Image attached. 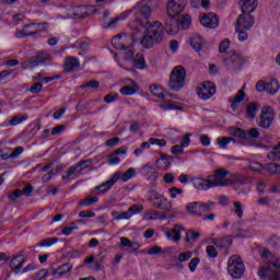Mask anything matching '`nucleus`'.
Instances as JSON below:
<instances>
[{
    "instance_id": "18",
    "label": "nucleus",
    "mask_w": 280,
    "mask_h": 280,
    "mask_svg": "<svg viewBox=\"0 0 280 280\" xmlns=\"http://www.w3.org/2000/svg\"><path fill=\"white\" fill-rule=\"evenodd\" d=\"M119 178H121V172L114 173L110 179L95 187V191H100V194L108 191V189H110V187H113V185H115V183L119 180Z\"/></svg>"
},
{
    "instance_id": "49",
    "label": "nucleus",
    "mask_w": 280,
    "mask_h": 280,
    "mask_svg": "<svg viewBox=\"0 0 280 280\" xmlns=\"http://www.w3.org/2000/svg\"><path fill=\"white\" fill-rule=\"evenodd\" d=\"M97 200H98L97 197L86 196L84 200L79 201V205L81 207H91V205H95Z\"/></svg>"
},
{
    "instance_id": "60",
    "label": "nucleus",
    "mask_w": 280,
    "mask_h": 280,
    "mask_svg": "<svg viewBox=\"0 0 280 280\" xmlns=\"http://www.w3.org/2000/svg\"><path fill=\"white\" fill-rule=\"evenodd\" d=\"M49 275V270L47 269H40L39 271H37L34 276L35 280H43L46 279V277H48Z\"/></svg>"
},
{
    "instance_id": "4",
    "label": "nucleus",
    "mask_w": 280,
    "mask_h": 280,
    "mask_svg": "<svg viewBox=\"0 0 280 280\" xmlns=\"http://www.w3.org/2000/svg\"><path fill=\"white\" fill-rule=\"evenodd\" d=\"M210 176V183L213 187H229V185H233V183L241 180L242 177L235 175L232 177H229V171L224 168H219L214 171L213 175Z\"/></svg>"
},
{
    "instance_id": "48",
    "label": "nucleus",
    "mask_w": 280,
    "mask_h": 280,
    "mask_svg": "<svg viewBox=\"0 0 280 280\" xmlns=\"http://www.w3.org/2000/svg\"><path fill=\"white\" fill-rule=\"evenodd\" d=\"M133 65L136 69H145V58H143V55H137Z\"/></svg>"
},
{
    "instance_id": "50",
    "label": "nucleus",
    "mask_w": 280,
    "mask_h": 280,
    "mask_svg": "<svg viewBox=\"0 0 280 280\" xmlns=\"http://www.w3.org/2000/svg\"><path fill=\"white\" fill-rule=\"evenodd\" d=\"M73 231H78L75 223L71 222L69 226H63L61 230L62 235L69 236Z\"/></svg>"
},
{
    "instance_id": "12",
    "label": "nucleus",
    "mask_w": 280,
    "mask_h": 280,
    "mask_svg": "<svg viewBox=\"0 0 280 280\" xmlns=\"http://www.w3.org/2000/svg\"><path fill=\"white\" fill-rule=\"evenodd\" d=\"M90 165V162L88 160L85 161H81L79 162L77 165L71 166L63 175H62V179L67 180L68 183L73 180V178H78V176H80V174H82V172L84 170H86V167Z\"/></svg>"
},
{
    "instance_id": "16",
    "label": "nucleus",
    "mask_w": 280,
    "mask_h": 280,
    "mask_svg": "<svg viewBox=\"0 0 280 280\" xmlns=\"http://www.w3.org/2000/svg\"><path fill=\"white\" fill-rule=\"evenodd\" d=\"M191 185L198 191H208V189H213V184H211L210 175L208 178L194 177L191 179Z\"/></svg>"
},
{
    "instance_id": "11",
    "label": "nucleus",
    "mask_w": 280,
    "mask_h": 280,
    "mask_svg": "<svg viewBox=\"0 0 280 280\" xmlns=\"http://www.w3.org/2000/svg\"><path fill=\"white\" fill-rule=\"evenodd\" d=\"M196 93L199 100H211L215 95V85L209 81L197 85Z\"/></svg>"
},
{
    "instance_id": "55",
    "label": "nucleus",
    "mask_w": 280,
    "mask_h": 280,
    "mask_svg": "<svg viewBox=\"0 0 280 280\" xmlns=\"http://www.w3.org/2000/svg\"><path fill=\"white\" fill-rule=\"evenodd\" d=\"M0 158L2 159V161H8V159H12V149L7 148L0 150Z\"/></svg>"
},
{
    "instance_id": "7",
    "label": "nucleus",
    "mask_w": 280,
    "mask_h": 280,
    "mask_svg": "<svg viewBox=\"0 0 280 280\" xmlns=\"http://www.w3.org/2000/svg\"><path fill=\"white\" fill-rule=\"evenodd\" d=\"M258 277L261 279H271L280 280V261L279 258H276L273 261L268 265L260 267L258 270Z\"/></svg>"
},
{
    "instance_id": "39",
    "label": "nucleus",
    "mask_w": 280,
    "mask_h": 280,
    "mask_svg": "<svg viewBox=\"0 0 280 280\" xmlns=\"http://www.w3.org/2000/svg\"><path fill=\"white\" fill-rule=\"evenodd\" d=\"M133 176H137V170L135 167L128 168L122 175L120 173L119 180L122 183H128Z\"/></svg>"
},
{
    "instance_id": "33",
    "label": "nucleus",
    "mask_w": 280,
    "mask_h": 280,
    "mask_svg": "<svg viewBox=\"0 0 280 280\" xmlns=\"http://www.w3.org/2000/svg\"><path fill=\"white\" fill-rule=\"evenodd\" d=\"M162 199L163 195L159 192H155L149 197V201L151 202L152 207H155V209H161V207H163L164 201Z\"/></svg>"
},
{
    "instance_id": "8",
    "label": "nucleus",
    "mask_w": 280,
    "mask_h": 280,
    "mask_svg": "<svg viewBox=\"0 0 280 280\" xmlns=\"http://www.w3.org/2000/svg\"><path fill=\"white\" fill-rule=\"evenodd\" d=\"M246 268L244 267V261L242 257L237 255H233L228 260V272L233 277V279H242L244 277V271Z\"/></svg>"
},
{
    "instance_id": "43",
    "label": "nucleus",
    "mask_w": 280,
    "mask_h": 280,
    "mask_svg": "<svg viewBox=\"0 0 280 280\" xmlns=\"http://www.w3.org/2000/svg\"><path fill=\"white\" fill-rule=\"evenodd\" d=\"M163 215L160 214V212L147 210L143 214V220L150 221V220H161Z\"/></svg>"
},
{
    "instance_id": "29",
    "label": "nucleus",
    "mask_w": 280,
    "mask_h": 280,
    "mask_svg": "<svg viewBox=\"0 0 280 280\" xmlns=\"http://www.w3.org/2000/svg\"><path fill=\"white\" fill-rule=\"evenodd\" d=\"M80 67V61L74 57H68L66 59L65 69L68 71V73H71V71H75Z\"/></svg>"
},
{
    "instance_id": "15",
    "label": "nucleus",
    "mask_w": 280,
    "mask_h": 280,
    "mask_svg": "<svg viewBox=\"0 0 280 280\" xmlns=\"http://www.w3.org/2000/svg\"><path fill=\"white\" fill-rule=\"evenodd\" d=\"M183 231H185V228L183 225L175 224L173 229L165 231L164 235L166 240H171L175 244H178V242L183 240Z\"/></svg>"
},
{
    "instance_id": "32",
    "label": "nucleus",
    "mask_w": 280,
    "mask_h": 280,
    "mask_svg": "<svg viewBox=\"0 0 280 280\" xmlns=\"http://www.w3.org/2000/svg\"><path fill=\"white\" fill-rule=\"evenodd\" d=\"M126 35H116L112 38V45L115 49H126Z\"/></svg>"
},
{
    "instance_id": "41",
    "label": "nucleus",
    "mask_w": 280,
    "mask_h": 280,
    "mask_svg": "<svg viewBox=\"0 0 280 280\" xmlns=\"http://www.w3.org/2000/svg\"><path fill=\"white\" fill-rule=\"evenodd\" d=\"M213 209H215L214 201H208V202L199 201V211H201V213H208V211H213Z\"/></svg>"
},
{
    "instance_id": "13",
    "label": "nucleus",
    "mask_w": 280,
    "mask_h": 280,
    "mask_svg": "<svg viewBox=\"0 0 280 280\" xmlns=\"http://www.w3.org/2000/svg\"><path fill=\"white\" fill-rule=\"evenodd\" d=\"M275 121V109L270 106H264L260 113V128H270Z\"/></svg>"
},
{
    "instance_id": "26",
    "label": "nucleus",
    "mask_w": 280,
    "mask_h": 280,
    "mask_svg": "<svg viewBox=\"0 0 280 280\" xmlns=\"http://www.w3.org/2000/svg\"><path fill=\"white\" fill-rule=\"evenodd\" d=\"M32 27H36V24L34 22L31 24L24 25L22 30H16L15 31L16 38H27V36H34V33L30 31L32 30Z\"/></svg>"
},
{
    "instance_id": "38",
    "label": "nucleus",
    "mask_w": 280,
    "mask_h": 280,
    "mask_svg": "<svg viewBox=\"0 0 280 280\" xmlns=\"http://www.w3.org/2000/svg\"><path fill=\"white\" fill-rule=\"evenodd\" d=\"M231 141L235 142V139L233 137H219V138H217V145H219V148H221V150H226V148H229V143H231Z\"/></svg>"
},
{
    "instance_id": "64",
    "label": "nucleus",
    "mask_w": 280,
    "mask_h": 280,
    "mask_svg": "<svg viewBox=\"0 0 280 280\" xmlns=\"http://www.w3.org/2000/svg\"><path fill=\"white\" fill-rule=\"evenodd\" d=\"M269 244H270V246H272L273 248H280V236L273 235V236L269 240Z\"/></svg>"
},
{
    "instance_id": "62",
    "label": "nucleus",
    "mask_w": 280,
    "mask_h": 280,
    "mask_svg": "<svg viewBox=\"0 0 280 280\" xmlns=\"http://www.w3.org/2000/svg\"><path fill=\"white\" fill-rule=\"evenodd\" d=\"M30 91L34 95L40 93L43 91V83L36 82V83L32 84Z\"/></svg>"
},
{
    "instance_id": "3",
    "label": "nucleus",
    "mask_w": 280,
    "mask_h": 280,
    "mask_svg": "<svg viewBox=\"0 0 280 280\" xmlns=\"http://www.w3.org/2000/svg\"><path fill=\"white\" fill-rule=\"evenodd\" d=\"M255 25V18L250 13H242L236 20L235 31L238 34V40L244 43L248 40V31Z\"/></svg>"
},
{
    "instance_id": "59",
    "label": "nucleus",
    "mask_w": 280,
    "mask_h": 280,
    "mask_svg": "<svg viewBox=\"0 0 280 280\" xmlns=\"http://www.w3.org/2000/svg\"><path fill=\"white\" fill-rule=\"evenodd\" d=\"M267 82L268 80H260L256 83V91L258 93H264V91H267Z\"/></svg>"
},
{
    "instance_id": "61",
    "label": "nucleus",
    "mask_w": 280,
    "mask_h": 280,
    "mask_svg": "<svg viewBox=\"0 0 280 280\" xmlns=\"http://www.w3.org/2000/svg\"><path fill=\"white\" fill-rule=\"evenodd\" d=\"M206 252H207L208 257H211L213 259H215V257H218V249H215V247L213 245L207 246Z\"/></svg>"
},
{
    "instance_id": "19",
    "label": "nucleus",
    "mask_w": 280,
    "mask_h": 280,
    "mask_svg": "<svg viewBox=\"0 0 280 280\" xmlns=\"http://www.w3.org/2000/svg\"><path fill=\"white\" fill-rule=\"evenodd\" d=\"M140 174L147 178V180L154 182L159 178V172L153 165L145 164L140 168Z\"/></svg>"
},
{
    "instance_id": "24",
    "label": "nucleus",
    "mask_w": 280,
    "mask_h": 280,
    "mask_svg": "<svg viewBox=\"0 0 280 280\" xmlns=\"http://www.w3.org/2000/svg\"><path fill=\"white\" fill-rule=\"evenodd\" d=\"M259 113V103L250 102L245 106V115L247 119H255Z\"/></svg>"
},
{
    "instance_id": "5",
    "label": "nucleus",
    "mask_w": 280,
    "mask_h": 280,
    "mask_svg": "<svg viewBox=\"0 0 280 280\" xmlns=\"http://www.w3.org/2000/svg\"><path fill=\"white\" fill-rule=\"evenodd\" d=\"M150 93H152V95H154L155 97H160V98L165 97L164 102L160 104V108H162V110H183V106L176 105L167 101V97H173V96L160 85H156V84L151 85Z\"/></svg>"
},
{
    "instance_id": "25",
    "label": "nucleus",
    "mask_w": 280,
    "mask_h": 280,
    "mask_svg": "<svg viewBox=\"0 0 280 280\" xmlns=\"http://www.w3.org/2000/svg\"><path fill=\"white\" fill-rule=\"evenodd\" d=\"M127 82H130V85H126L122 86L119 92L120 95H135V93H137V91H139V85H137V83L135 81H132L131 79H126Z\"/></svg>"
},
{
    "instance_id": "54",
    "label": "nucleus",
    "mask_w": 280,
    "mask_h": 280,
    "mask_svg": "<svg viewBox=\"0 0 280 280\" xmlns=\"http://www.w3.org/2000/svg\"><path fill=\"white\" fill-rule=\"evenodd\" d=\"M192 255L194 254L191 252H189V250L180 253L178 258H177V261H179V264H183L185 261H189V259H191Z\"/></svg>"
},
{
    "instance_id": "2",
    "label": "nucleus",
    "mask_w": 280,
    "mask_h": 280,
    "mask_svg": "<svg viewBox=\"0 0 280 280\" xmlns=\"http://www.w3.org/2000/svg\"><path fill=\"white\" fill-rule=\"evenodd\" d=\"M144 32L140 42L144 49H151L154 45L163 43L165 37V26L160 21L149 22L142 25Z\"/></svg>"
},
{
    "instance_id": "57",
    "label": "nucleus",
    "mask_w": 280,
    "mask_h": 280,
    "mask_svg": "<svg viewBox=\"0 0 280 280\" xmlns=\"http://www.w3.org/2000/svg\"><path fill=\"white\" fill-rule=\"evenodd\" d=\"M80 89H100V82H97V80H92L80 85Z\"/></svg>"
},
{
    "instance_id": "47",
    "label": "nucleus",
    "mask_w": 280,
    "mask_h": 280,
    "mask_svg": "<svg viewBox=\"0 0 280 280\" xmlns=\"http://www.w3.org/2000/svg\"><path fill=\"white\" fill-rule=\"evenodd\" d=\"M182 30H189V26L191 25V16L184 15L179 23H177Z\"/></svg>"
},
{
    "instance_id": "37",
    "label": "nucleus",
    "mask_w": 280,
    "mask_h": 280,
    "mask_svg": "<svg viewBox=\"0 0 280 280\" xmlns=\"http://www.w3.org/2000/svg\"><path fill=\"white\" fill-rule=\"evenodd\" d=\"M190 45L196 51H200L205 45V39L200 35H195L191 37Z\"/></svg>"
},
{
    "instance_id": "63",
    "label": "nucleus",
    "mask_w": 280,
    "mask_h": 280,
    "mask_svg": "<svg viewBox=\"0 0 280 280\" xmlns=\"http://www.w3.org/2000/svg\"><path fill=\"white\" fill-rule=\"evenodd\" d=\"M168 194L171 198L175 199L177 198V196H180V194H183V189L178 187H173L168 189Z\"/></svg>"
},
{
    "instance_id": "35",
    "label": "nucleus",
    "mask_w": 280,
    "mask_h": 280,
    "mask_svg": "<svg viewBox=\"0 0 280 280\" xmlns=\"http://www.w3.org/2000/svg\"><path fill=\"white\" fill-rule=\"evenodd\" d=\"M35 26L31 27V33H33V36H36L38 34H43V32H47L49 30V23L43 22V23H34Z\"/></svg>"
},
{
    "instance_id": "30",
    "label": "nucleus",
    "mask_w": 280,
    "mask_h": 280,
    "mask_svg": "<svg viewBox=\"0 0 280 280\" xmlns=\"http://www.w3.org/2000/svg\"><path fill=\"white\" fill-rule=\"evenodd\" d=\"M230 133L232 135V137H234L235 139H238L242 142L248 140V135H246V131H244L240 128L232 127L230 129Z\"/></svg>"
},
{
    "instance_id": "6",
    "label": "nucleus",
    "mask_w": 280,
    "mask_h": 280,
    "mask_svg": "<svg viewBox=\"0 0 280 280\" xmlns=\"http://www.w3.org/2000/svg\"><path fill=\"white\" fill-rule=\"evenodd\" d=\"M187 78V71L183 66H176L170 75L168 86L172 89L175 93L180 91L183 86H185V79Z\"/></svg>"
},
{
    "instance_id": "34",
    "label": "nucleus",
    "mask_w": 280,
    "mask_h": 280,
    "mask_svg": "<svg viewBox=\"0 0 280 280\" xmlns=\"http://www.w3.org/2000/svg\"><path fill=\"white\" fill-rule=\"evenodd\" d=\"M27 114L15 115L11 119L8 120L7 126H19V124H23V121H27Z\"/></svg>"
},
{
    "instance_id": "21",
    "label": "nucleus",
    "mask_w": 280,
    "mask_h": 280,
    "mask_svg": "<svg viewBox=\"0 0 280 280\" xmlns=\"http://www.w3.org/2000/svg\"><path fill=\"white\" fill-rule=\"evenodd\" d=\"M245 98L246 92L244 91V88L238 90L234 97L230 98L231 108L234 110V113L240 112V105L244 102Z\"/></svg>"
},
{
    "instance_id": "17",
    "label": "nucleus",
    "mask_w": 280,
    "mask_h": 280,
    "mask_svg": "<svg viewBox=\"0 0 280 280\" xmlns=\"http://www.w3.org/2000/svg\"><path fill=\"white\" fill-rule=\"evenodd\" d=\"M224 62L230 69H242V65H244V58H242L238 54H232L225 58Z\"/></svg>"
},
{
    "instance_id": "28",
    "label": "nucleus",
    "mask_w": 280,
    "mask_h": 280,
    "mask_svg": "<svg viewBox=\"0 0 280 280\" xmlns=\"http://www.w3.org/2000/svg\"><path fill=\"white\" fill-rule=\"evenodd\" d=\"M88 12H92V14H95V7H77L73 9V13L77 19H84Z\"/></svg>"
},
{
    "instance_id": "45",
    "label": "nucleus",
    "mask_w": 280,
    "mask_h": 280,
    "mask_svg": "<svg viewBox=\"0 0 280 280\" xmlns=\"http://www.w3.org/2000/svg\"><path fill=\"white\" fill-rule=\"evenodd\" d=\"M198 237H200V232L189 230L186 232L185 242L187 244H189V242H196V240H198Z\"/></svg>"
},
{
    "instance_id": "9",
    "label": "nucleus",
    "mask_w": 280,
    "mask_h": 280,
    "mask_svg": "<svg viewBox=\"0 0 280 280\" xmlns=\"http://www.w3.org/2000/svg\"><path fill=\"white\" fill-rule=\"evenodd\" d=\"M26 261L25 250H21L9 259V268L14 275H21Z\"/></svg>"
},
{
    "instance_id": "23",
    "label": "nucleus",
    "mask_w": 280,
    "mask_h": 280,
    "mask_svg": "<svg viewBox=\"0 0 280 280\" xmlns=\"http://www.w3.org/2000/svg\"><path fill=\"white\" fill-rule=\"evenodd\" d=\"M258 0H241V10L246 14H253L257 10Z\"/></svg>"
},
{
    "instance_id": "44",
    "label": "nucleus",
    "mask_w": 280,
    "mask_h": 280,
    "mask_svg": "<svg viewBox=\"0 0 280 280\" xmlns=\"http://www.w3.org/2000/svg\"><path fill=\"white\" fill-rule=\"evenodd\" d=\"M128 16L129 15L124 12L119 16L110 20L106 25H104V27H115L119 23V21H125V19H128Z\"/></svg>"
},
{
    "instance_id": "46",
    "label": "nucleus",
    "mask_w": 280,
    "mask_h": 280,
    "mask_svg": "<svg viewBox=\"0 0 280 280\" xmlns=\"http://www.w3.org/2000/svg\"><path fill=\"white\" fill-rule=\"evenodd\" d=\"M233 207H234L233 211L235 215H237V218L240 219L244 218V206L242 205V202L234 201Z\"/></svg>"
},
{
    "instance_id": "31",
    "label": "nucleus",
    "mask_w": 280,
    "mask_h": 280,
    "mask_svg": "<svg viewBox=\"0 0 280 280\" xmlns=\"http://www.w3.org/2000/svg\"><path fill=\"white\" fill-rule=\"evenodd\" d=\"M34 67H43L40 60L38 59V55L33 57L24 62H22V69L25 71L27 69H34Z\"/></svg>"
},
{
    "instance_id": "27",
    "label": "nucleus",
    "mask_w": 280,
    "mask_h": 280,
    "mask_svg": "<svg viewBox=\"0 0 280 280\" xmlns=\"http://www.w3.org/2000/svg\"><path fill=\"white\" fill-rule=\"evenodd\" d=\"M120 246L122 248H131L133 250H139V248L141 247V243L137 241H130V238L122 236L120 237Z\"/></svg>"
},
{
    "instance_id": "42",
    "label": "nucleus",
    "mask_w": 280,
    "mask_h": 280,
    "mask_svg": "<svg viewBox=\"0 0 280 280\" xmlns=\"http://www.w3.org/2000/svg\"><path fill=\"white\" fill-rule=\"evenodd\" d=\"M165 30L167 34H178V30H180V26L176 23V21L171 20L166 23Z\"/></svg>"
},
{
    "instance_id": "36",
    "label": "nucleus",
    "mask_w": 280,
    "mask_h": 280,
    "mask_svg": "<svg viewBox=\"0 0 280 280\" xmlns=\"http://www.w3.org/2000/svg\"><path fill=\"white\" fill-rule=\"evenodd\" d=\"M279 82L275 79H270L267 80V93H269V95H275L277 93H279Z\"/></svg>"
},
{
    "instance_id": "20",
    "label": "nucleus",
    "mask_w": 280,
    "mask_h": 280,
    "mask_svg": "<svg viewBox=\"0 0 280 280\" xmlns=\"http://www.w3.org/2000/svg\"><path fill=\"white\" fill-rule=\"evenodd\" d=\"M73 270V265L70 262L62 264L56 269H52V277L55 279H62Z\"/></svg>"
},
{
    "instance_id": "22",
    "label": "nucleus",
    "mask_w": 280,
    "mask_h": 280,
    "mask_svg": "<svg viewBox=\"0 0 280 280\" xmlns=\"http://www.w3.org/2000/svg\"><path fill=\"white\" fill-rule=\"evenodd\" d=\"M186 213L194 215L195 218H202V211H200V201H192L186 205Z\"/></svg>"
},
{
    "instance_id": "53",
    "label": "nucleus",
    "mask_w": 280,
    "mask_h": 280,
    "mask_svg": "<svg viewBox=\"0 0 280 280\" xmlns=\"http://www.w3.org/2000/svg\"><path fill=\"white\" fill-rule=\"evenodd\" d=\"M218 248H226L231 244V238H218L214 241Z\"/></svg>"
},
{
    "instance_id": "10",
    "label": "nucleus",
    "mask_w": 280,
    "mask_h": 280,
    "mask_svg": "<svg viewBox=\"0 0 280 280\" xmlns=\"http://www.w3.org/2000/svg\"><path fill=\"white\" fill-rule=\"evenodd\" d=\"M188 0H168L166 3V14L171 19L178 16L187 8Z\"/></svg>"
},
{
    "instance_id": "56",
    "label": "nucleus",
    "mask_w": 280,
    "mask_h": 280,
    "mask_svg": "<svg viewBox=\"0 0 280 280\" xmlns=\"http://www.w3.org/2000/svg\"><path fill=\"white\" fill-rule=\"evenodd\" d=\"M147 255H163V247L159 245H154L149 248V250L147 252Z\"/></svg>"
},
{
    "instance_id": "40",
    "label": "nucleus",
    "mask_w": 280,
    "mask_h": 280,
    "mask_svg": "<svg viewBox=\"0 0 280 280\" xmlns=\"http://www.w3.org/2000/svg\"><path fill=\"white\" fill-rule=\"evenodd\" d=\"M264 170L271 175H280V164L268 163L264 165Z\"/></svg>"
},
{
    "instance_id": "52",
    "label": "nucleus",
    "mask_w": 280,
    "mask_h": 280,
    "mask_svg": "<svg viewBox=\"0 0 280 280\" xmlns=\"http://www.w3.org/2000/svg\"><path fill=\"white\" fill-rule=\"evenodd\" d=\"M37 58L39 60V63L43 66L45 65V62H51L52 58L51 55L47 54V52H39L37 55Z\"/></svg>"
},
{
    "instance_id": "51",
    "label": "nucleus",
    "mask_w": 280,
    "mask_h": 280,
    "mask_svg": "<svg viewBox=\"0 0 280 280\" xmlns=\"http://www.w3.org/2000/svg\"><path fill=\"white\" fill-rule=\"evenodd\" d=\"M156 165L160 170H168L170 168V160H167V158H160L156 161Z\"/></svg>"
},
{
    "instance_id": "1",
    "label": "nucleus",
    "mask_w": 280,
    "mask_h": 280,
    "mask_svg": "<svg viewBox=\"0 0 280 280\" xmlns=\"http://www.w3.org/2000/svg\"><path fill=\"white\" fill-rule=\"evenodd\" d=\"M125 14H128L131 23H133L131 27L139 32L152 19V3L150 0H141L131 10L126 11Z\"/></svg>"
},
{
    "instance_id": "58",
    "label": "nucleus",
    "mask_w": 280,
    "mask_h": 280,
    "mask_svg": "<svg viewBox=\"0 0 280 280\" xmlns=\"http://www.w3.org/2000/svg\"><path fill=\"white\" fill-rule=\"evenodd\" d=\"M248 168L252 172H261L264 170V165L261 163H258V162H250L248 164Z\"/></svg>"
},
{
    "instance_id": "14",
    "label": "nucleus",
    "mask_w": 280,
    "mask_h": 280,
    "mask_svg": "<svg viewBox=\"0 0 280 280\" xmlns=\"http://www.w3.org/2000/svg\"><path fill=\"white\" fill-rule=\"evenodd\" d=\"M200 24L209 30H215L220 26V18L215 13L203 14L199 18Z\"/></svg>"
}]
</instances>
